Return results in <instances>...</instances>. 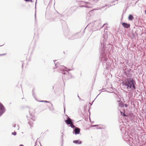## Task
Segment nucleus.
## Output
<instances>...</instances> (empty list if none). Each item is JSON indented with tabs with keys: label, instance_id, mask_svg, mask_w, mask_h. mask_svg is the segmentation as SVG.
Instances as JSON below:
<instances>
[{
	"label": "nucleus",
	"instance_id": "obj_13",
	"mask_svg": "<svg viewBox=\"0 0 146 146\" xmlns=\"http://www.w3.org/2000/svg\"><path fill=\"white\" fill-rule=\"evenodd\" d=\"M145 13L146 14V10L145 11Z\"/></svg>",
	"mask_w": 146,
	"mask_h": 146
},
{
	"label": "nucleus",
	"instance_id": "obj_4",
	"mask_svg": "<svg viewBox=\"0 0 146 146\" xmlns=\"http://www.w3.org/2000/svg\"><path fill=\"white\" fill-rule=\"evenodd\" d=\"M80 129L79 128L77 127H76L74 129L75 134H79L80 133Z\"/></svg>",
	"mask_w": 146,
	"mask_h": 146
},
{
	"label": "nucleus",
	"instance_id": "obj_7",
	"mask_svg": "<svg viewBox=\"0 0 146 146\" xmlns=\"http://www.w3.org/2000/svg\"><path fill=\"white\" fill-rule=\"evenodd\" d=\"M133 18V16L131 15H129L128 17V19L129 20H132Z\"/></svg>",
	"mask_w": 146,
	"mask_h": 146
},
{
	"label": "nucleus",
	"instance_id": "obj_9",
	"mask_svg": "<svg viewBox=\"0 0 146 146\" xmlns=\"http://www.w3.org/2000/svg\"><path fill=\"white\" fill-rule=\"evenodd\" d=\"M26 1H30L31 2H33V1L32 0H25Z\"/></svg>",
	"mask_w": 146,
	"mask_h": 146
},
{
	"label": "nucleus",
	"instance_id": "obj_10",
	"mask_svg": "<svg viewBox=\"0 0 146 146\" xmlns=\"http://www.w3.org/2000/svg\"><path fill=\"white\" fill-rule=\"evenodd\" d=\"M12 134L14 135H15L16 134V132H14V133H12Z\"/></svg>",
	"mask_w": 146,
	"mask_h": 146
},
{
	"label": "nucleus",
	"instance_id": "obj_12",
	"mask_svg": "<svg viewBox=\"0 0 146 146\" xmlns=\"http://www.w3.org/2000/svg\"><path fill=\"white\" fill-rule=\"evenodd\" d=\"M19 146H23V145H20Z\"/></svg>",
	"mask_w": 146,
	"mask_h": 146
},
{
	"label": "nucleus",
	"instance_id": "obj_3",
	"mask_svg": "<svg viewBox=\"0 0 146 146\" xmlns=\"http://www.w3.org/2000/svg\"><path fill=\"white\" fill-rule=\"evenodd\" d=\"M65 122L68 125L70 124L72 122L71 119L69 117L68 119L65 121Z\"/></svg>",
	"mask_w": 146,
	"mask_h": 146
},
{
	"label": "nucleus",
	"instance_id": "obj_6",
	"mask_svg": "<svg viewBox=\"0 0 146 146\" xmlns=\"http://www.w3.org/2000/svg\"><path fill=\"white\" fill-rule=\"evenodd\" d=\"M73 142L76 144H81L82 143L81 141L79 140L74 141Z\"/></svg>",
	"mask_w": 146,
	"mask_h": 146
},
{
	"label": "nucleus",
	"instance_id": "obj_11",
	"mask_svg": "<svg viewBox=\"0 0 146 146\" xmlns=\"http://www.w3.org/2000/svg\"><path fill=\"white\" fill-rule=\"evenodd\" d=\"M6 54H0V56L3 55H6Z\"/></svg>",
	"mask_w": 146,
	"mask_h": 146
},
{
	"label": "nucleus",
	"instance_id": "obj_8",
	"mask_svg": "<svg viewBox=\"0 0 146 146\" xmlns=\"http://www.w3.org/2000/svg\"><path fill=\"white\" fill-rule=\"evenodd\" d=\"M70 125V126L72 128H74L75 127V126L73 124V122H72V123H71Z\"/></svg>",
	"mask_w": 146,
	"mask_h": 146
},
{
	"label": "nucleus",
	"instance_id": "obj_1",
	"mask_svg": "<svg viewBox=\"0 0 146 146\" xmlns=\"http://www.w3.org/2000/svg\"><path fill=\"white\" fill-rule=\"evenodd\" d=\"M134 83H135V82L134 81L133 79L131 78H127L123 82V84L127 89L132 88L135 89Z\"/></svg>",
	"mask_w": 146,
	"mask_h": 146
},
{
	"label": "nucleus",
	"instance_id": "obj_5",
	"mask_svg": "<svg viewBox=\"0 0 146 146\" xmlns=\"http://www.w3.org/2000/svg\"><path fill=\"white\" fill-rule=\"evenodd\" d=\"M122 25L124 27L126 28H128L130 27L129 25L124 23H123Z\"/></svg>",
	"mask_w": 146,
	"mask_h": 146
},
{
	"label": "nucleus",
	"instance_id": "obj_2",
	"mask_svg": "<svg viewBox=\"0 0 146 146\" xmlns=\"http://www.w3.org/2000/svg\"><path fill=\"white\" fill-rule=\"evenodd\" d=\"M5 109L2 104L0 102V116L5 112Z\"/></svg>",
	"mask_w": 146,
	"mask_h": 146
},
{
	"label": "nucleus",
	"instance_id": "obj_14",
	"mask_svg": "<svg viewBox=\"0 0 146 146\" xmlns=\"http://www.w3.org/2000/svg\"><path fill=\"white\" fill-rule=\"evenodd\" d=\"M124 116H126V115L125 114H124Z\"/></svg>",
	"mask_w": 146,
	"mask_h": 146
}]
</instances>
